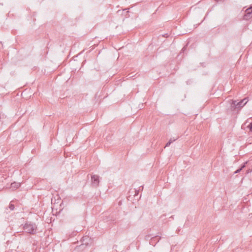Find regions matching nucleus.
Here are the masks:
<instances>
[{
    "mask_svg": "<svg viewBox=\"0 0 252 252\" xmlns=\"http://www.w3.org/2000/svg\"><path fill=\"white\" fill-rule=\"evenodd\" d=\"M248 101V100L247 98H245L239 102H237V100H233L231 104V110L234 111L236 110L241 109L246 104Z\"/></svg>",
    "mask_w": 252,
    "mask_h": 252,
    "instance_id": "f257e3e1",
    "label": "nucleus"
},
{
    "mask_svg": "<svg viewBox=\"0 0 252 252\" xmlns=\"http://www.w3.org/2000/svg\"><path fill=\"white\" fill-rule=\"evenodd\" d=\"M24 229L27 233L35 234L36 233L37 226L35 223L28 222L24 225Z\"/></svg>",
    "mask_w": 252,
    "mask_h": 252,
    "instance_id": "f03ea898",
    "label": "nucleus"
},
{
    "mask_svg": "<svg viewBox=\"0 0 252 252\" xmlns=\"http://www.w3.org/2000/svg\"><path fill=\"white\" fill-rule=\"evenodd\" d=\"M99 177L97 175H91V184L93 187L96 188L99 183Z\"/></svg>",
    "mask_w": 252,
    "mask_h": 252,
    "instance_id": "7ed1b4c3",
    "label": "nucleus"
},
{
    "mask_svg": "<svg viewBox=\"0 0 252 252\" xmlns=\"http://www.w3.org/2000/svg\"><path fill=\"white\" fill-rule=\"evenodd\" d=\"M251 18H252V7L248 8L244 15V19L245 20H248Z\"/></svg>",
    "mask_w": 252,
    "mask_h": 252,
    "instance_id": "20e7f679",
    "label": "nucleus"
},
{
    "mask_svg": "<svg viewBox=\"0 0 252 252\" xmlns=\"http://www.w3.org/2000/svg\"><path fill=\"white\" fill-rule=\"evenodd\" d=\"M161 237H159L158 235L155 236L150 239L149 243L150 245L155 246L156 244L159 241Z\"/></svg>",
    "mask_w": 252,
    "mask_h": 252,
    "instance_id": "39448f33",
    "label": "nucleus"
},
{
    "mask_svg": "<svg viewBox=\"0 0 252 252\" xmlns=\"http://www.w3.org/2000/svg\"><path fill=\"white\" fill-rule=\"evenodd\" d=\"M249 162L248 161H247L245 162H244L241 165V166L237 169L234 172V174H237V173H240L244 168L246 167L247 164H248V163Z\"/></svg>",
    "mask_w": 252,
    "mask_h": 252,
    "instance_id": "423d86ee",
    "label": "nucleus"
},
{
    "mask_svg": "<svg viewBox=\"0 0 252 252\" xmlns=\"http://www.w3.org/2000/svg\"><path fill=\"white\" fill-rule=\"evenodd\" d=\"M87 245H86V244H82L81 245H80L79 246H76V247L75 248V250H83L84 249H85V248L87 247Z\"/></svg>",
    "mask_w": 252,
    "mask_h": 252,
    "instance_id": "0eeeda50",
    "label": "nucleus"
},
{
    "mask_svg": "<svg viewBox=\"0 0 252 252\" xmlns=\"http://www.w3.org/2000/svg\"><path fill=\"white\" fill-rule=\"evenodd\" d=\"M177 139L178 137L170 138L168 142L166 144L165 147L169 146L172 143L175 141Z\"/></svg>",
    "mask_w": 252,
    "mask_h": 252,
    "instance_id": "6e6552de",
    "label": "nucleus"
},
{
    "mask_svg": "<svg viewBox=\"0 0 252 252\" xmlns=\"http://www.w3.org/2000/svg\"><path fill=\"white\" fill-rule=\"evenodd\" d=\"M20 186L19 183L14 182L11 183V188L12 189H18Z\"/></svg>",
    "mask_w": 252,
    "mask_h": 252,
    "instance_id": "1a4fd4ad",
    "label": "nucleus"
},
{
    "mask_svg": "<svg viewBox=\"0 0 252 252\" xmlns=\"http://www.w3.org/2000/svg\"><path fill=\"white\" fill-rule=\"evenodd\" d=\"M8 207H9V208L10 209V210L11 211H12V210H14V208H15V206H14V204H11V203H10V204L9 205Z\"/></svg>",
    "mask_w": 252,
    "mask_h": 252,
    "instance_id": "9d476101",
    "label": "nucleus"
},
{
    "mask_svg": "<svg viewBox=\"0 0 252 252\" xmlns=\"http://www.w3.org/2000/svg\"><path fill=\"white\" fill-rule=\"evenodd\" d=\"M248 128L249 129L250 131L252 132V122L248 126Z\"/></svg>",
    "mask_w": 252,
    "mask_h": 252,
    "instance_id": "9b49d317",
    "label": "nucleus"
},
{
    "mask_svg": "<svg viewBox=\"0 0 252 252\" xmlns=\"http://www.w3.org/2000/svg\"><path fill=\"white\" fill-rule=\"evenodd\" d=\"M151 235H146V236H145V239H146V240H148L150 239V237H151Z\"/></svg>",
    "mask_w": 252,
    "mask_h": 252,
    "instance_id": "f8f14e48",
    "label": "nucleus"
},
{
    "mask_svg": "<svg viewBox=\"0 0 252 252\" xmlns=\"http://www.w3.org/2000/svg\"><path fill=\"white\" fill-rule=\"evenodd\" d=\"M140 189H138V190H135V194H134V196L135 195H137L139 192V191H140Z\"/></svg>",
    "mask_w": 252,
    "mask_h": 252,
    "instance_id": "ddd939ff",
    "label": "nucleus"
},
{
    "mask_svg": "<svg viewBox=\"0 0 252 252\" xmlns=\"http://www.w3.org/2000/svg\"><path fill=\"white\" fill-rule=\"evenodd\" d=\"M252 172V169H248V170H247V171H246V173H247V174H249V173H251V172Z\"/></svg>",
    "mask_w": 252,
    "mask_h": 252,
    "instance_id": "4468645a",
    "label": "nucleus"
},
{
    "mask_svg": "<svg viewBox=\"0 0 252 252\" xmlns=\"http://www.w3.org/2000/svg\"><path fill=\"white\" fill-rule=\"evenodd\" d=\"M186 50V46H185V47H184L182 48V50H181V53H182V52L184 53V51H185Z\"/></svg>",
    "mask_w": 252,
    "mask_h": 252,
    "instance_id": "2eb2a0df",
    "label": "nucleus"
},
{
    "mask_svg": "<svg viewBox=\"0 0 252 252\" xmlns=\"http://www.w3.org/2000/svg\"><path fill=\"white\" fill-rule=\"evenodd\" d=\"M217 1H223V0H216Z\"/></svg>",
    "mask_w": 252,
    "mask_h": 252,
    "instance_id": "dca6fc26",
    "label": "nucleus"
},
{
    "mask_svg": "<svg viewBox=\"0 0 252 252\" xmlns=\"http://www.w3.org/2000/svg\"><path fill=\"white\" fill-rule=\"evenodd\" d=\"M141 188H142L141 190H142L143 189V186H141Z\"/></svg>",
    "mask_w": 252,
    "mask_h": 252,
    "instance_id": "f3484780",
    "label": "nucleus"
}]
</instances>
